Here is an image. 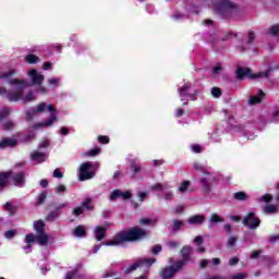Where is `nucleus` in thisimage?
Returning a JSON list of instances; mask_svg holds the SVG:
<instances>
[{
	"mask_svg": "<svg viewBox=\"0 0 279 279\" xmlns=\"http://www.w3.org/2000/svg\"><path fill=\"white\" fill-rule=\"evenodd\" d=\"M49 239H51V236H49V234H47L46 232L37 233V236H36L37 243L41 246L48 245Z\"/></svg>",
	"mask_w": 279,
	"mask_h": 279,
	"instance_id": "nucleus-21",
	"label": "nucleus"
},
{
	"mask_svg": "<svg viewBox=\"0 0 279 279\" xmlns=\"http://www.w3.org/2000/svg\"><path fill=\"white\" fill-rule=\"evenodd\" d=\"M165 189H169V184L167 183H156L151 185L150 191H165Z\"/></svg>",
	"mask_w": 279,
	"mask_h": 279,
	"instance_id": "nucleus-29",
	"label": "nucleus"
},
{
	"mask_svg": "<svg viewBox=\"0 0 279 279\" xmlns=\"http://www.w3.org/2000/svg\"><path fill=\"white\" fill-rule=\"evenodd\" d=\"M11 110L9 108H3L0 110V121H3L7 117H10Z\"/></svg>",
	"mask_w": 279,
	"mask_h": 279,
	"instance_id": "nucleus-35",
	"label": "nucleus"
},
{
	"mask_svg": "<svg viewBox=\"0 0 279 279\" xmlns=\"http://www.w3.org/2000/svg\"><path fill=\"white\" fill-rule=\"evenodd\" d=\"M245 278H247L246 272H240V274L231 276V279H245Z\"/></svg>",
	"mask_w": 279,
	"mask_h": 279,
	"instance_id": "nucleus-53",
	"label": "nucleus"
},
{
	"mask_svg": "<svg viewBox=\"0 0 279 279\" xmlns=\"http://www.w3.org/2000/svg\"><path fill=\"white\" fill-rule=\"evenodd\" d=\"M49 86H54V88H58L60 86V77L54 78H48Z\"/></svg>",
	"mask_w": 279,
	"mask_h": 279,
	"instance_id": "nucleus-34",
	"label": "nucleus"
},
{
	"mask_svg": "<svg viewBox=\"0 0 279 279\" xmlns=\"http://www.w3.org/2000/svg\"><path fill=\"white\" fill-rule=\"evenodd\" d=\"M84 214V207L80 206L73 209L72 215L74 217H80V215Z\"/></svg>",
	"mask_w": 279,
	"mask_h": 279,
	"instance_id": "nucleus-42",
	"label": "nucleus"
},
{
	"mask_svg": "<svg viewBox=\"0 0 279 279\" xmlns=\"http://www.w3.org/2000/svg\"><path fill=\"white\" fill-rule=\"evenodd\" d=\"M239 263V257H232L231 259H229V265L231 267H234V265H236Z\"/></svg>",
	"mask_w": 279,
	"mask_h": 279,
	"instance_id": "nucleus-61",
	"label": "nucleus"
},
{
	"mask_svg": "<svg viewBox=\"0 0 279 279\" xmlns=\"http://www.w3.org/2000/svg\"><path fill=\"white\" fill-rule=\"evenodd\" d=\"M106 227H96L94 230V236L96 241H104L106 238Z\"/></svg>",
	"mask_w": 279,
	"mask_h": 279,
	"instance_id": "nucleus-22",
	"label": "nucleus"
},
{
	"mask_svg": "<svg viewBox=\"0 0 279 279\" xmlns=\"http://www.w3.org/2000/svg\"><path fill=\"white\" fill-rule=\"evenodd\" d=\"M45 199H47V194L45 193L39 194L37 204L39 205L44 204Z\"/></svg>",
	"mask_w": 279,
	"mask_h": 279,
	"instance_id": "nucleus-57",
	"label": "nucleus"
},
{
	"mask_svg": "<svg viewBox=\"0 0 279 279\" xmlns=\"http://www.w3.org/2000/svg\"><path fill=\"white\" fill-rule=\"evenodd\" d=\"M49 112L50 116L44 122L36 123L32 126V130H40V128H51L54 123H58V111L52 104L39 102L35 107L26 111V121H33L38 114H45Z\"/></svg>",
	"mask_w": 279,
	"mask_h": 279,
	"instance_id": "nucleus-2",
	"label": "nucleus"
},
{
	"mask_svg": "<svg viewBox=\"0 0 279 279\" xmlns=\"http://www.w3.org/2000/svg\"><path fill=\"white\" fill-rule=\"evenodd\" d=\"M269 34H270L271 36H276V34H279V24L272 25V26L269 28Z\"/></svg>",
	"mask_w": 279,
	"mask_h": 279,
	"instance_id": "nucleus-44",
	"label": "nucleus"
},
{
	"mask_svg": "<svg viewBox=\"0 0 279 279\" xmlns=\"http://www.w3.org/2000/svg\"><path fill=\"white\" fill-rule=\"evenodd\" d=\"M48 155L40 151H33L31 153V160L34 162V165H40L47 160Z\"/></svg>",
	"mask_w": 279,
	"mask_h": 279,
	"instance_id": "nucleus-15",
	"label": "nucleus"
},
{
	"mask_svg": "<svg viewBox=\"0 0 279 279\" xmlns=\"http://www.w3.org/2000/svg\"><path fill=\"white\" fill-rule=\"evenodd\" d=\"M214 12L221 14V16H235L239 12V7L229 0H219L213 7Z\"/></svg>",
	"mask_w": 279,
	"mask_h": 279,
	"instance_id": "nucleus-4",
	"label": "nucleus"
},
{
	"mask_svg": "<svg viewBox=\"0 0 279 279\" xmlns=\"http://www.w3.org/2000/svg\"><path fill=\"white\" fill-rule=\"evenodd\" d=\"M193 169H195V171H199L201 173H203V175H207V177L210 175V170H208V167L199 162H194Z\"/></svg>",
	"mask_w": 279,
	"mask_h": 279,
	"instance_id": "nucleus-25",
	"label": "nucleus"
},
{
	"mask_svg": "<svg viewBox=\"0 0 279 279\" xmlns=\"http://www.w3.org/2000/svg\"><path fill=\"white\" fill-rule=\"evenodd\" d=\"M233 198L238 202H245V199H247V194L245 192H238L233 194Z\"/></svg>",
	"mask_w": 279,
	"mask_h": 279,
	"instance_id": "nucleus-31",
	"label": "nucleus"
},
{
	"mask_svg": "<svg viewBox=\"0 0 279 279\" xmlns=\"http://www.w3.org/2000/svg\"><path fill=\"white\" fill-rule=\"evenodd\" d=\"M154 263H156L155 258L140 259L135 264H133L130 267H128L124 270V274H132V271H136V269H138V267H151V265H154Z\"/></svg>",
	"mask_w": 279,
	"mask_h": 279,
	"instance_id": "nucleus-10",
	"label": "nucleus"
},
{
	"mask_svg": "<svg viewBox=\"0 0 279 279\" xmlns=\"http://www.w3.org/2000/svg\"><path fill=\"white\" fill-rule=\"evenodd\" d=\"M141 226H150V223H154V220L149 219V218H142L140 220Z\"/></svg>",
	"mask_w": 279,
	"mask_h": 279,
	"instance_id": "nucleus-50",
	"label": "nucleus"
},
{
	"mask_svg": "<svg viewBox=\"0 0 279 279\" xmlns=\"http://www.w3.org/2000/svg\"><path fill=\"white\" fill-rule=\"evenodd\" d=\"M13 180L15 186H23L25 184V173L23 172H1L0 173V191L8 184V180Z\"/></svg>",
	"mask_w": 279,
	"mask_h": 279,
	"instance_id": "nucleus-7",
	"label": "nucleus"
},
{
	"mask_svg": "<svg viewBox=\"0 0 279 279\" xmlns=\"http://www.w3.org/2000/svg\"><path fill=\"white\" fill-rule=\"evenodd\" d=\"M15 124L13 121H7L3 123V130H5L7 132H10V130H14Z\"/></svg>",
	"mask_w": 279,
	"mask_h": 279,
	"instance_id": "nucleus-36",
	"label": "nucleus"
},
{
	"mask_svg": "<svg viewBox=\"0 0 279 279\" xmlns=\"http://www.w3.org/2000/svg\"><path fill=\"white\" fill-rule=\"evenodd\" d=\"M204 219H206V217H204V215H194L187 219V222L191 226H199V225L204 223Z\"/></svg>",
	"mask_w": 279,
	"mask_h": 279,
	"instance_id": "nucleus-20",
	"label": "nucleus"
},
{
	"mask_svg": "<svg viewBox=\"0 0 279 279\" xmlns=\"http://www.w3.org/2000/svg\"><path fill=\"white\" fill-rule=\"evenodd\" d=\"M270 123H279V111L275 110L271 114Z\"/></svg>",
	"mask_w": 279,
	"mask_h": 279,
	"instance_id": "nucleus-43",
	"label": "nucleus"
},
{
	"mask_svg": "<svg viewBox=\"0 0 279 279\" xmlns=\"http://www.w3.org/2000/svg\"><path fill=\"white\" fill-rule=\"evenodd\" d=\"M183 226V222L180 221V220H174V223H173V230H180V228H182Z\"/></svg>",
	"mask_w": 279,
	"mask_h": 279,
	"instance_id": "nucleus-56",
	"label": "nucleus"
},
{
	"mask_svg": "<svg viewBox=\"0 0 279 279\" xmlns=\"http://www.w3.org/2000/svg\"><path fill=\"white\" fill-rule=\"evenodd\" d=\"M172 19L174 21H182V19H184V14L177 12L172 15Z\"/></svg>",
	"mask_w": 279,
	"mask_h": 279,
	"instance_id": "nucleus-54",
	"label": "nucleus"
},
{
	"mask_svg": "<svg viewBox=\"0 0 279 279\" xmlns=\"http://www.w3.org/2000/svg\"><path fill=\"white\" fill-rule=\"evenodd\" d=\"M263 97H265V93H263L262 89L258 90L257 95L252 96L248 99V105L250 106H256V104H260V101L263 100Z\"/></svg>",
	"mask_w": 279,
	"mask_h": 279,
	"instance_id": "nucleus-24",
	"label": "nucleus"
},
{
	"mask_svg": "<svg viewBox=\"0 0 279 279\" xmlns=\"http://www.w3.org/2000/svg\"><path fill=\"white\" fill-rule=\"evenodd\" d=\"M153 254H160L162 252V246L156 245L151 248Z\"/></svg>",
	"mask_w": 279,
	"mask_h": 279,
	"instance_id": "nucleus-58",
	"label": "nucleus"
},
{
	"mask_svg": "<svg viewBox=\"0 0 279 279\" xmlns=\"http://www.w3.org/2000/svg\"><path fill=\"white\" fill-rule=\"evenodd\" d=\"M58 217H60V211H51L47 217L46 220L47 221H53L54 219H58Z\"/></svg>",
	"mask_w": 279,
	"mask_h": 279,
	"instance_id": "nucleus-33",
	"label": "nucleus"
},
{
	"mask_svg": "<svg viewBox=\"0 0 279 279\" xmlns=\"http://www.w3.org/2000/svg\"><path fill=\"white\" fill-rule=\"evenodd\" d=\"M64 191H66V186L59 184L56 187V193H64Z\"/></svg>",
	"mask_w": 279,
	"mask_h": 279,
	"instance_id": "nucleus-59",
	"label": "nucleus"
},
{
	"mask_svg": "<svg viewBox=\"0 0 279 279\" xmlns=\"http://www.w3.org/2000/svg\"><path fill=\"white\" fill-rule=\"evenodd\" d=\"M184 267V263L183 262H177L173 266H170L168 268H165L161 271V278L162 279H171L173 276H175V274H178V271H180V269H182Z\"/></svg>",
	"mask_w": 279,
	"mask_h": 279,
	"instance_id": "nucleus-9",
	"label": "nucleus"
},
{
	"mask_svg": "<svg viewBox=\"0 0 279 279\" xmlns=\"http://www.w3.org/2000/svg\"><path fill=\"white\" fill-rule=\"evenodd\" d=\"M74 236H77L78 239H83V236H86V227L85 226H77L74 229Z\"/></svg>",
	"mask_w": 279,
	"mask_h": 279,
	"instance_id": "nucleus-26",
	"label": "nucleus"
},
{
	"mask_svg": "<svg viewBox=\"0 0 279 279\" xmlns=\"http://www.w3.org/2000/svg\"><path fill=\"white\" fill-rule=\"evenodd\" d=\"M77 277H80V275L77 274V270H71L65 275V279H73Z\"/></svg>",
	"mask_w": 279,
	"mask_h": 279,
	"instance_id": "nucleus-45",
	"label": "nucleus"
},
{
	"mask_svg": "<svg viewBox=\"0 0 279 279\" xmlns=\"http://www.w3.org/2000/svg\"><path fill=\"white\" fill-rule=\"evenodd\" d=\"M19 141L12 137H4L0 141V149H7V147H16Z\"/></svg>",
	"mask_w": 279,
	"mask_h": 279,
	"instance_id": "nucleus-17",
	"label": "nucleus"
},
{
	"mask_svg": "<svg viewBox=\"0 0 279 279\" xmlns=\"http://www.w3.org/2000/svg\"><path fill=\"white\" fill-rule=\"evenodd\" d=\"M242 223L250 228V230H256L260 226V219L256 217L254 213H248L246 217L243 218Z\"/></svg>",
	"mask_w": 279,
	"mask_h": 279,
	"instance_id": "nucleus-11",
	"label": "nucleus"
},
{
	"mask_svg": "<svg viewBox=\"0 0 279 279\" xmlns=\"http://www.w3.org/2000/svg\"><path fill=\"white\" fill-rule=\"evenodd\" d=\"M260 256V251H254L252 254H251V258L255 259V258H258Z\"/></svg>",
	"mask_w": 279,
	"mask_h": 279,
	"instance_id": "nucleus-64",
	"label": "nucleus"
},
{
	"mask_svg": "<svg viewBox=\"0 0 279 279\" xmlns=\"http://www.w3.org/2000/svg\"><path fill=\"white\" fill-rule=\"evenodd\" d=\"M34 230L37 234L45 232V221L37 220L34 222Z\"/></svg>",
	"mask_w": 279,
	"mask_h": 279,
	"instance_id": "nucleus-27",
	"label": "nucleus"
},
{
	"mask_svg": "<svg viewBox=\"0 0 279 279\" xmlns=\"http://www.w3.org/2000/svg\"><path fill=\"white\" fill-rule=\"evenodd\" d=\"M271 71H274V69L269 68L264 72L253 74L250 68H239L235 73L238 80H243L244 77H248L250 80H263L264 77H269L271 75Z\"/></svg>",
	"mask_w": 279,
	"mask_h": 279,
	"instance_id": "nucleus-8",
	"label": "nucleus"
},
{
	"mask_svg": "<svg viewBox=\"0 0 279 279\" xmlns=\"http://www.w3.org/2000/svg\"><path fill=\"white\" fill-rule=\"evenodd\" d=\"M99 169V163L93 161L83 162L78 168V180L84 182L86 180H93L96 171Z\"/></svg>",
	"mask_w": 279,
	"mask_h": 279,
	"instance_id": "nucleus-6",
	"label": "nucleus"
},
{
	"mask_svg": "<svg viewBox=\"0 0 279 279\" xmlns=\"http://www.w3.org/2000/svg\"><path fill=\"white\" fill-rule=\"evenodd\" d=\"M161 197L166 201V202H173L175 194L173 193V191L171 190V185L168 184V189H163L162 195Z\"/></svg>",
	"mask_w": 279,
	"mask_h": 279,
	"instance_id": "nucleus-23",
	"label": "nucleus"
},
{
	"mask_svg": "<svg viewBox=\"0 0 279 279\" xmlns=\"http://www.w3.org/2000/svg\"><path fill=\"white\" fill-rule=\"evenodd\" d=\"M191 150H192L194 154H202V151H204V148H203L201 145L193 144V145L191 146Z\"/></svg>",
	"mask_w": 279,
	"mask_h": 279,
	"instance_id": "nucleus-39",
	"label": "nucleus"
},
{
	"mask_svg": "<svg viewBox=\"0 0 279 279\" xmlns=\"http://www.w3.org/2000/svg\"><path fill=\"white\" fill-rule=\"evenodd\" d=\"M66 206H69V203L59 204L56 208L57 213H59V210H62V208H66Z\"/></svg>",
	"mask_w": 279,
	"mask_h": 279,
	"instance_id": "nucleus-63",
	"label": "nucleus"
},
{
	"mask_svg": "<svg viewBox=\"0 0 279 279\" xmlns=\"http://www.w3.org/2000/svg\"><path fill=\"white\" fill-rule=\"evenodd\" d=\"M90 202H92L90 198L85 199L82 203L81 208H83V210L84 208H86V210H93V206H90Z\"/></svg>",
	"mask_w": 279,
	"mask_h": 279,
	"instance_id": "nucleus-38",
	"label": "nucleus"
},
{
	"mask_svg": "<svg viewBox=\"0 0 279 279\" xmlns=\"http://www.w3.org/2000/svg\"><path fill=\"white\" fill-rule=\"evenodd\" d=\"M178 92L183 106H186L189 104V98L192 101H195L197 99V95L202 93V90L199 89H193V84H191L190 82L182 83L179 86Z\"/></svg>",
	"mask_w": 279,
	"mask_h": 279,
	"instance_id": "nucleus-5",
	"label": "nucleus"
},
{
	"mask_svg": "<svg viewBox=\"0 0 279 279\" xmlns=\"http://www.w3.org/2000/svg\"><path fill=\"white\" fill-rule=\"evenodd\" d=\"M28 76L31 77L32 84L40 86L45 82V75L38 72L36 69L28 71Z\"/></svg>",
	"mask_w": 279,
	"mask_h": 279,
	"instance_id": "nucleus-13",
	"label": "nucleus"
},
{
	"mask_svg": "<svg viewBox=\"0 0 279 279\" xmlns=\"http://www.w3.org/2000/svg\"><path fill=\"white\" fill-rule=\"evenodd\" d=\"M119 197L121 199H130V197H132V193H130V191L122 192L121 190H114L111 192L109 199L114 202V199H119Z\"/></svg>",
	"mask_w": 279,
	"mask_h": 279,
	"instance_id": "nucleus-14",
	"label": "nucleus"
},
{
	"mask_svg": "<svg viewBox=\"0 0 279 279\" xmlns=\"http://www.w3.org/2000/svg\"><path fill=\"white\" fill-rule=\"evenodd\" d=\"M13 75H16L15 69L0 72V80H3L0 85V97H4L9 101H22V104L36 101L34 92H25V88L29 86L27 80L10 78Z\"/></svg>",
	"mask_w": 279,
	"mask_h": 279,
	"instance_id": "nucleus-1",
	"label": "nucleus"
},
{
	"mask_svg": "<svg viewBox=\"0 0 279 279\" xmlns=\"http://www.w3.org/2000/svg\"><path fill=\"white\" fill-rule=\"evenodd\" d=\"M211 95H213V97H215L216 99H219V97H221V88H219V87H213V88H211Z\"/></svg>",
	"mask_w": 279,
	"mask_h": 279,
	"instance_id": "nucleus-37",
	"label": "nucleus"
},
{
	"mask_svg": "<svg viewBox=\"0 0 279 279\" xmlns=\"http://www.w3.org/2000/svg\"><path fill=\"white\" fill-rule=\"evenodd\" d=\"M194 243H196V245H202V243H204V238H202V235H197L194 239Z\"/></svg>",
	"mask_w": 279,
	"mask_h": 279,
	"instance_id": "nucleus-60",
	"label": "nucleus"
},
{
	"mask_svg": "<svg viewBox=\"0 0 279 279\" xmlns=\"http://www.w3.org/2000/svg\"><path fill=\"white\" fill-rule=\"evenodd\" d=\"M271 199H274V196L266 194L259 198V202H266V204H269V202H271Z\"/></svg>",
	"mask_w": 279,
	"mask_h": 279,
	"instance_id": "nucleus-51",
	"label": "nucleus"
},
{
	"mask_svg": "<svg viewBox=\"0 0 279 279\" xmlns=\"http://www.w3.org/2000/svg\"><path fill=\"white\" fill-rule=\"evenodd\" d=\"M236 241H238V238L234 236V235H231L228 241H227V244L229 247H234L236 245Z\"/></svg>",
	"mask_w": 279,
	"mask_h": 279,
	"instance_id": "nucleus-40",
	"label": "nucleus"
},
{
	"mask_svg": "<svg viewBox=\"0 0 279 279\" xmlns=\"http://www.w3.org/2000/svg\"><path fill=\"white\" fill-rule=\"evenodd\" d=\"M223 217L219 214H211L208 220V228H215L217 223H223Z\"/></svg>",
	"mask_w": 279,
	"mask_h": 279,
	"instance_id": "nucleus-19",
	"label": "nucleus"
},
{
	"mask_svg": "<svg viewBox=\"0 0 279 279\" xmlns=\"http://www.w3.org/2000/svg\"><path fill=\"white\" fill-rule=\"evenodd\" d=\"M5 239H14L16 236V230H9L4 233Z\"/></svg>",
	"mask_w": 279,
	"mask_h": 279,
	"instance_id": "nucleus-48",
	"label": "nucleus"
},
{
	"mask_svg": "<svg viewBox=\"0 0 279 279\" xmlns=\"http://www.w3.org/2000/svg\"><path fill=\"white\" fill-rule=\"evenodd\" d=\"M167 245H168V247H170V250H175V247H180V242H178V241H168Z\"/></svg>",
	"mask_w": 279,
	"mask_h": 279,
	"instance_id": "nucleus-47",
	"label": "nucleus"
},
{
	"mask_svg": "<svg viewBox=\"0 0 279 279\" xmlns=\"http://www.w3.org/2000/svg\"><path fill=\"white\" fill-rule=\"evenodd\" d=\"M189 186H191V181H183L178 189L179 193H186V189H189Z\"/></svg>",
	"mask_w": 279,
	"mask_h": 279,
	"instance_id": "nucleus-32",
	"label": "nucleus"
},
{
	"mask_svg": "<svg viewBox=\"0 0 279 279\" xmlns=\"http://www.w3.org/2000/svg\"><path fill=\"white\" fill-rule=\"evenodd\" d=\"M181 254H182L183 259L179 260V263H183V265H186V263H189V260H191V254H193V247L183 246V248L181 250Z\"/></svg>",
	"mask_w": 279,
	"mask_h": 279,
	"instance_id": "nucleus-18",
	"label": "nucleus"
},
{
	"mask_svg": "<svg viewBox=\"0 0 279 279\" xmlns=\"http://www.w3.org/2000/svg\"><path fill=\"white\" fill-rule=\"evenodd\" d=\"M4 208H5V210H8V213H10V215H14L15 209H14V206H12L11 203H7V204L4 205Z\"/></svg>",
	"mask_w": 279,
	"mask_h": 279,
	"instance_id": "nucleus-49",
	"label": "nucleus"
},
{
	"mask_svg": "<svg viewBox=\"0 0 279 279\" xmlns=\"http://www.w3.org/2000/svg\"><path fill=\"white\" fill-rule=\"evenodd\" d=\"M98 154H101V148L96 147L88 153H85V156H98Z\"/></svg>",
	"mask_w": 279,
	"mask_h": 279,
	"instance_id": "nucleus-41",
	"label": "nucleus"
},
{
	"mask_svg": "<svg viewBox=\"0 0 279 279\" xmlns=\"http://www.w3.org/2000/svg\"><path fill=\"white\" fill-rule=\"evenodd\" d=\"M131 169L134 171V173H138L141 171V166L133 162L131 163Z\"/></svg>",
	"mask_w": 279,
	"mask_h": 279,
	"instance_id": "nucleus-55",
	"label": "nucleus"
},
{
	"mask_svg": "<svg viewBox=\"0 0 279 279\" xmlns=\"http://www.w3.org/2000/svg\"><path fill=\"white\" fill-rule=\"evenodd\" d=\"M24 243H26V246H23L25 254H32V244L36 243V235L34 233L26 234Z\"/></svg>",
	"mask_w": 279,
	"mask_h": 279,
	"instance_id": "nucleus-16",
	"label": "nucleus"
},
{
	"mask_svg": "<svg viewBox=\"0 0 279 279\" xmlns=\"http://www.w3.org/2000/svg\"><path fill=\"white\" fill-rule=\"evenodd\" d=\"M198 184L203 191V193H210L213 191V177L203 174V177L199 178Z\"/></svg>",
	"mask_w": 279,
	"mask_h": 279,
	"instance_id": "nucleus-12",
	"label": "nucleus"
},
{
	"mask_svg": "<svg viewBox=\"0 0 279 279\" xmlns=\"http://www.w3.org/2000/svg\"><path fill=\"white\" fill-rule=\"evenodd\" d=\"M222 71H223V68L220 64H218L213 69V74L214 75H221Z\"/></svg>",
	"mask_w": 279,
	"mask_h": 279,
	"instance_id": "nucleus-46",
	"label": "nucleus"
},
{
	"mask_svg": "<svg viewBox=\"0 0 279 279\" xmlns=\"http://www.w3.org/2000/svg\"><path fill=\"white\" fill-rule=\"evenodd\" d=\"M25 62H27V64H38V62H40V59L35 54H27L25 57Z\"/></svg>",
	"mask_w": 279,
	"mask_h": 279,
	"instance_id": "nucleus-28",
	"label": "nucleus"
},
{
	"mask_svg": "<svg viewBox=\"0 0 279 279\" xmlns=\"http://www.w3.org/2000/svg\"><path fill=\"white\" fill-rule=\"evenodd\" d=\"M145 236H147V231L134 227L129 231L118 233L112 240L102 243V245H121V243H126V241H141V239H145Z\"/></svg>",
	"mask_w": 279,
	"mask_h": 279,
	"instance_id": "nucleus-3",
	"label": "nucleus"
},
{
	"mask_svg": "<svg viewBox=\"0 0 279 279\" xmlns=\"http://www.w3.org/2000/svg\"><path fill=\"white\" fill-rule=\"evenodd\" d=\"M264 213L266 215H274V214L278 213V206H276V205H267L264 208Z\"/></svg>",
	"mask_w": 279,
	"mask_h": 279,
	"instance_id": "nucleus-30",
	"label": "nucleus"
},
{
	"mask_svg": "<svg viewBox=\"0 0 279 279\" xmlns=\"http://www.w3.org/2000/svg\"><path fill=\"white\" fill-rule=\"evenodd\" d=\"M98 141H99V143H101L102 145H107V143H110V137L100 135V136L98 137Z\"/></svg>",
	"mask_w": 279,
	"mask_h": 279,
	"instance_id": "nucleus-52",
	"label": "nucleus"
},
{
	"mask_svg": "<svg viewBox=\"0 0 279 279\" xmlns=\"http://www.w3.org/2000/svg\"><path fill=\"white\" fill-rule=\"evenodd\" d=\"M53 178H63L62 172H60V169H56L53 171Z\"/></svg>",
	"mask_w": 279,
	"mask_h": 279,
	"instance_id": "nucleus-62",
	"label": "nucleus"
}]
</instances>
